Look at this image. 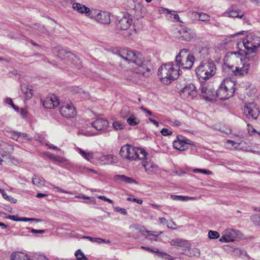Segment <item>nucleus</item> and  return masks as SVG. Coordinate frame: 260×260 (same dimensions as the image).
<instances>
[{"label": "nucleus", "instance_id": "9b49d317", "mask_svg": "<svg viewBox=\"0 0 260 260\" xmlns=\"http://www.w3.org/2000/svg\"><path fill=\"white\" fill-rule=\"evenodd\" d=\"M193 145L194 143L190 140L179 135L177 139L173 142V145L174 148L180 151H183L187 149V145Z\"/></svg>", "mask_w": 260, "mask_h": 260}, {"label": "nucleus", "instance_id": "c756f323", "mask_svg": "<svg viewBox=\"0 0 260 260\" xmlns=\"http://www.w3.org/2000/svg\"><path fill=\"white\" fill-rule=\"evenodd\" d=\"M44 182L45 180L42 177L38 176L36 174H34L32 177V183L36 186L39 187L43 186L45 185L44 184Z\"/></svg>", "mask_w": 260, "mask_h": 260}, {"label": "nucleus", "instance_id": "2f4dec72", "mask_svg": "<svg viewBox=\"0 0 260 260\" xmlns=\"http://www.w3.org/2000/svg\"><path fill=\"white\" fill-rule=\"evenodd\" d=\"M195 17L201 21H208L210 19V16L209 15L203 12H196Z\"/></svg>", "mask_w": 260, "mask_h": 260}, {"label": "nucleus", "instance_id": "473e14b6", "mask_svg": "<svg viewBox=\"0 0 260 260\" xmlns=\"http://www.w3.org/2000/svg\"><path fill=\"white\" fill-rule=\"evenodd\" d=\"M129 228L133 232H141L143 235H145L144 231H145V228L140 224H134L131 225Z\"/></svg>", "mask_w": 260, "mask_h": 260}, {"label": "nucleus", "instance_id": "dca6fc26", "mask_svg": "<svg viewBox=\"0 0 260 260\" xmlns=\"http://www.w3.org/2000/svg\"><path fill=\"white\" fill-rule=\"evenodd\" d=\"M238 235V231L233 229H228L224 231V234L219 239V241L221 242H233Z\"/></svg>", "mask_w": 260, "mask_h": 260}, {"label": "nucleus", "instance_id": "052dcab7", "mask_svg": "<svg viewBox=\"0 0 260 260\" xmlns=\"http://www.w3.org/2000/svg\"><path fill=\"white\" fill-rule=\"evenodd\" d=\"M46 155L48 157H49L51 160H52V161H55L56 159V156H55V155H53L52 154H51L50 153H46Z\"/></svg>", "mask_w": 260, "mask_h": 260}, {"label": "nucleus", "instance_id": "5fc2aeb1", "mask_svg": "<svg viewBox=\"0 0 260 260\" xmlns=\"http://www.w3.org/2000/svg\"><path fill=\"white\" fill-rule=\"evenodd\" d=\"M51 185L53 186L54 187V188L56 189L58 191H59V192H63V193H68V194H73L71 192L64 190L62 189V188H60L59 187L56 186H55L54 185H53V184H51Z\"/></svg>", "mask_w": 260, "mask_h": 260}, {"label": "nucleus", "instance_id": "79ce46f5", "mask_svg": "<svg viewBox=\"0 0 260 260\" xmlns=\"http://www.w3.org/2000/svg\"><path fill=\"white\" fill-rule=\"evenodd\" d=\"M246 59H247L249 61H256L258 58L256 54H250V53L248 52L246 53Z\"/></svg>", "mask_w": 260, "mask_h": 260}, {"label": "nucleus", "instance_id": "2eb2a0df", "mask_svg": "<svg viewBox=\"0 0 260 260\" xmlns=\"http://www.w3.org/2000/svg\"><path fill=\"white\" fill-rule=\"evenodd\" d=\"M144 158L145 160L142 162V164L147 174H153L158 171L159 168L158 166L151 159L146 157Z\"/></svg>", "mask_w": 260, "mask_h": 260}, {"label": "nucleus", "instance_id": "72a5a7b5", "mask_svg": "<svg viewBox=\"0 0 260 260\" xmlns=\"http://www.w3.org/2000/svg\"><path fill=\"white\" fill-rule=\"evenodd\" d=\"M139 120L134 114H131L127 119V123L131 126H135L139 123Z\"/></svg>", "mask_w": 260, "mask_h": 260}, {"label": "nucleus", "instance_id": "e2e57ef3", "mask_svg": "<svg viewBox=\"0 0 260 260\" xmlns=\"http://www.w3.org/2000/svg\"><path fill=\"white\" fill-rule=\"evenodd\" d=\"M171 124L174 127H177L181 125V123L178 120H175L174 121H172Z\"/></svg>", "mask_w": 260, "mask_h": 260}, {"label": "nucleus", "instance_id": "9d476101", "mask_svg": "<svg viewBox=\"0 0 260 260\" xmlns=\"http://www.w3.org/2000/svg\"><path fill=\"white\" fill-rule=\"evenodd\" d=\"M59 112L60 114L67 118L74 117L76 115V111L72 103L62 104Z\"/></svg>", "mask_w": 260, "mask_h": 260}, {"label": "nucleus", "instance_id": "864d4df0", "mask_svg": "<svg viewBox=\"0 0 260 260\" xmlns=\"http://www.w3.org/2000/svg\"><path fill=\"white\" fill-rule=\"evenodd\" d=\"M74 62H76L77 63L76 68L78 69H80L82 67L81 61L80 59L77 56H75V59H74Z\"/></svg>", "mask_w": 260, "mask_h": 260}, {"label": "nucleus", "instance_id": "0e129e2a", "mask_svg": "<svg viewBox=\"0 0 260 260\" xmlns=\"http://www.w3.org/2000/svg\"><path fill=\"white\" fill-rule=\"evenodd\" d=\"M160 133L164 136H170L172 134V131H160Z\"/></svg>", "mask_w": 260, "mask_h": 260}, {"label": "nucleus", "instance_id": "1a4fd4ad", "mask_svg": "<svg viewBox=\"0 0 260 260\" xmlns=\"http://www.w3.org/2000/svg\"><path fill=\"white\" fill-rule=\"evenodd\" d=\"M243 112L247 118L256 119L259 114L258 107L254 102L246 103L244 105Z\"/></svg>", "mask_w": 260, "mask_h": 260}, {"label": "nucleus", "instance_id": "4d7b16f0", "mask_svg": "<svg viewBox=\"0 0 260 260\" xmlns=\"http://www.w3.org/2000/svg\"><path fill=\"white\" fill-rule=\"evenodd\" d=\"M98 198L101 199V200H104L105 201L108 202V203H109L110 204H113V201L112 200H111L110 199H108V198H106L105 196H100L98 197Z\"/></svg>", "mask_w": 260, "mask_h": 260}, {"label": "nucleus", "instance_id": "c85d7f7f", "mask_svg": "<svg viewBox=\"0 0 260 260\" xmlns=\"http://www.w3.org/2000/svg\"><path fill=\"white\" fill-rule=\"evenodd\" d=\"M21 91L25 100H28L32 96L33 90L25 86L21 87Z\"/></svg>", "mask_w": 260, "mask_h": 260}, {"label": "nucleus", "instance_id": "c9c22d12", "mask_svg": "<svg viewBox=\"0 0 260 260\" xmlns=\"http://www.w3.org/2000/svg\"><path fill=\"white\" fill-rule=\"evenodd\" d=\"M171 198L173 200L176 201H187L190 199V198L187 196H177V195H171Z\"/></svg>", "mask_w": 260, "mask_h": 260}, {"label": "nucleus", "instance_id": "ea45409f", "mask_svg": "<svg viewBox=\"0 0 260 260\" xmlns=\"http://www.w3.org/2000/svg\"><path fill=\"white\" fill-rule=\"evenodd\" d=\"M3 197L4 199H6L7 200L9 201L11 203H16L17 202V200L16 199L13 198V197L8 196L7 193L3 190V191L2 192Z\"/></svg>", "mask_w": 260, "mask_h": 260}, {"label": "nucleus", "instance_id": "412c9836", "mask_svg": "<svg viewBox=\"0 0 260 260\" xmlns=\"http://www.w3.org/2000/svg\"><path fill=\"white\" fill-rule=\"evenodd\" d=\"M243 43L245 49L249 53L255 52L257 49L260 46V40H258V43L256 45H253L250 38L244 40Z\"/></svg>", "mask_w": 260, "mask_h": 260}, {"label": "nucleus", "instance_id": "8fccbe9b", "mask_svg": "<svg viewBox=\"0 0 260 260\" xmlns=\"http://www.w3.org/2000/svg\"><path fill=\"white\" fill-rule=\"evenodd\" d=\"M55 161L58 162L59 163H66L67 165H70L71 164L68 161L67 159L63 157L57 156Z\"/></svg>", "mask_w": 260, "mask_h": 260}, {"label": "nucleus", "instance_id": "3c124183", "mask_svg": "<svg viewBox=\"0 0 260 260\" xmlns=\"http://www.w3.org/2000/svg\"><path fill=\"white\" fill-rule=\"evenodd\" d=\"M36 221L37 222L40 221L41 220L36 218H27V217H19L18 221Z\"/></svg>", "mask_w": 260, "mask_h": 260}, {"label": "nucleus", "instance_id": "b1692460", "mask_svg": "<svg viewBox=\"0 0 260 260\" xmlns=\"http://www.w3.org/2000/svg\"><path fill=\"white\" fill-rule=\"evenodd\" d=\"M117 161L116 157L112 154L103 155L100 158V161L102 165L114 164Z\"/></svg>", "mask_w": 260, "mask_h": 260}, {"label": "nucleus", "instance_id": "4c0bfd02", "mask_svg": "<svg viewBox=\"0 0 260 260\" xmlns=\"http://www.w3.org/2000/svg\"><path fill=\"white\" fill-rule=\"evenodd\" d=\"M250 219L254 224L260 227V215H252Z\"/></svg>", "mask_w": 260, "mask_h": 260}, {"label": "nucleus", "instance_id": "cd10ccee", "mask_svg": "<svg viewBox=\"0 0 260 260\" xmlns=\"http://www.w3.org/2000/svg\"><path fill=\"white\" fill-rule=\"evenodd\" d=\"M170 244L172 246L176 247H184L189 248L188 246V242L186 240L175 239H173L170 241Z\"/></svg>", "mask_w": 260, "mask_h": 260}, {"label": "nucleus", "instance_id": "49530a36", "mask_svg": "<svg viewBox=\"0 0 260 260\" xmlns=\"http://www.w3.org/2000/svg\"><path fill=\"white\" fill-rule=\"evenodd\" d=\"M31 260H48L46 257L44 255H40L39 254H35Z\"/></svg>", "mask_w": 260, "mask_h": 260}, {"label": "nucleus", "instance_id": "4468645a", "mask_svg": "<svg viewBox=\"0 0 260 260\" xmlns=\"http://www.w3.org/2000/svg\"><path fill=\"white\" fill-rule=\"evenodd\" d=\"M43 106L47 109H53L60 104L59 100L55 94H51L42 101Z\"/></svg>", "mask_w": 260, "mask_h": 260}, {"label": "nucleus", "instance_id": "58836bf2", "mask_svg": "<svg viewBox=\"0 0 260 260\" xmlns=\"http://www.w3.org/2000/svg\"><path fill=\"white\" fill-rule=\"evenodd\" d=\"M98 134V133L93 132L92 131H79L78 133L79 135H82L86 137L93 136Z\"/></svg>", "mask_w": 260, "mask_h": 260}, {"label": "nucleus", "instance_id": "bb28decb", "mask_svg": "<svg viewBox=\"0 0 260 260\" xmlns=\"http://www.w3.org/2000/svg\"><path fill=\"white\" fill-rule=\"evenodd\" d=\"M161 9L163 10L162 13L166 14L169 19L175 22H181L179 16L177 14L172 13V11L168 9H164L162 8Z\"/></svg>", "mask_w": 260, "mask_h": 260}, {"label": "nucleus", "instance_id": "f704fd0d", "mask_svg": "<svg viewBox=\"0 0 260 260\" xmlns=\"http://www.w3.org/2000/svg\"><path fill=\"white\" fill-rule=\"evenodd\" d=\"M75 255L77 260H88L87 258L85 256L84 254L82 252V251L80 249H78L76 251Z\"/></svg>", "mask_w": 260, "mask_h": 260}, {"label": "nucleus", "instance_id": "7ed1b4c3", "mask_svg": "<svg viewBox=\"0 0 260 260\" xmlns=\"http://www.w3.org/2000/svg\"><path fill=\"white\" fill-rule=\"evenodd\" d=\"M119 154L123 158L133 160L144 159L148 153L144 148L127 144L122 146Z\"/></svg>", "mask_w": 260, "mask_h": 260}, {"label": "nucleus", "instance_id": "c03bdc74", "mask_svg": "<svg viewBox=\"0 0 260 260\" xmlns=\"http://www.w3.org/2000/svg\"><path fill=\"white\" fill-rule=\"evenodd\" d=\"M113 126L115 130H121L124 128L123 124L119 121H114L113 123Z\"/></svg>", "mask_w": 260, "mask_h": 260}, {"label": "nucleus", "instance_id": "4be33fe9", "mask_svg": "<svg viewBox=\"0 0 260 260\" xmlns=\"http://www.w3.org/2000/svg\"><path fill=\"white\" fill-rule=\"evenodd\" d=\"M114 179L118 183H125L127 184L135 183L138 184V182L131 177L126 176L124 175H116L114 176Z\"/></svg>", "mask_w": 260, "mask_h": 260}, {"label": "nucleus", "instance_id": "338daca9", "mask_svg": "<svg viewBox=\"0 0 260 260\" xmlns=\"http://www.w3.org/2000/svg\"><path fill=\"white\" fill-rule=\"evenodd\" d=\"M140 109H141L142 111H144V112H147V113L149 115H150V116L152 115V112H151V111H150V110H148V109H146L145 108H144V107H141L140 108Z\"/></svg>", "mask_w": 260, "mask_h": 260}, {"label": "nucleus", "instance_id": "5701e85b", "mask_svg": "<svg viewBox=\"0 0 260 260\" xmlns=\"http://www.w3.org/2000/svg\"><path fill=\"white\" fill-rule=\"evenodd\" d=\"M6 133L5 135L9 137L16 140H18V139H21V138H25L26 140H30L29 137L25 134L19 133H18L16 131H6Z\"/></svg>", "mask_w": 260, "mask_h": 260}, {"label": "nucleus", "instance_id": "6e6d98bb", "mask_svg": "<svg viewBox=\"0 0 260 260\" xmlns=\"http://www.w3.org/2000/svg\"><path fill=\"white\" fill-rule=\"evenodd\" d=\"M239 256H241L242 258H244V256H246L247 257H249V256L248 255L247 252L243 249V250H239Z\"/></svg>", "mask_w": 260, "mask_h": 260}, {"label": "nucleus", "instance_id": "f3484780", "mask_svg": "<svg viewBox=\"0 0 260 260\" xmlns=\"http://www.w3.org/2000/svg\"><path fill=\"white\" fill-rule=\"evenodd\" d=\"M132 19L128 13H123L122 17L118 20L117 26L121 30H126L131 25Z\"/></svg>", "mask_w": 260, "mask_h": 260}, {"label": "nucleus", "instance_id": "a19ab883", "mask_svg": "<svg viewBox=\"0 0 260 260\" xmlns=\"http://www.w3.org/2000/svg\"><path fill=\"white\" fill-rule=\"evenodd\" d=\"M208 237L211 239H216L219 237V234L216 231H210L208 232Z\"/></svg>", "mask_w": 260, "mask_h": 260}, {"label": "nucleus", "instance_id": "a211bd4d", "mask_svg": "<svg viewBox=\"0 0 260 260\" xmlns=\"http://www.w3.org/2000/svg\"><path fill=\"white\" fill-rule=\"evenodd\" d=\"M73 8L80 13H84L88 17H93L94 11L90 10L88 7L80 3H75L73 4Z\"/></svg>", "mask_w": 260, "mask_h": 260}, {"label": "nucleus", "instance_id": "6ab92c4d", "mask_svg": "<svg viewBox=\"0 0 260 260\" xmlns=\"http://www.w3.org/2000/svg\"><path fill=\"white\" fill-rule=\"evenodd\" d=\"M109 125L108 121L102 118H97L96 119L92 122V127L96 130H105Z\"/></svg>", "mask_w": 260, "mask_h": 260}, {"label": "nucleus", "instance_id": "a878e982", "mask_svg": "<svg viewBox=\"0 0 260 260\" xmlns=\"http://www.w3.org/2000/svg\"><path fill=\"white\" fill-rule=\"evenodd\" d=\"M78 153L86 160L91 161L93 158V153L91 151H85L79 147H76Z\"/></svg>", "mask_w": 260, "mask_h": 260}, {"label": "nucleus", "instance_id": "603ef678", "mask_svg": "<svg viewBox=\"0 0 260 260\" xmlns=\"http://www.w3.org/2000/svg\"><path fill=\"white\" fill-rule=\"evenodd\" d=\"M114 209L115 211L120 212L121 214H122L123 215H126L127 214V211L125 209L116 207H114Z\"/></svg>", "mask_w": 260, "mask_h": 260}, {"label": "nucleus", "instance_id": "13d9d810", "mask_svg": "<svg viewBox=\"0 0 260 260\" xmlns=\"http://www.w3.org/2000/svg\"><path fill=\"white\" fill-rule=\"evenodd\" d=\"M31 232L34 234H43L45 232V231L44 230H35V229H31Z\"/></svg>", "mask_w": 260, "mask_h": 260}, {"label": "nucleus", "instance_id": "69168bd1", "mask_svg": "<svg viewBox=\"0 0 260 260\" xmlns=\"http://www.w3.org/2000/svg\"><path fill=\"white\" fill-rule=\"evenodd\" d=\"M19 218L15 215H9L8 218L14 221H19Z\"/></svg>", "mask_w": 260, "mask_h": 260}, {"label": "nucleus", "instance_id": "39448f33", "mask_svg": "<svg viewBox=\"0 0 260 260\" xmlns=\"http://www.w3.org/2000/svg\"><path fill=\"white\" fill-rule=\"evenodd\" d=\"M216 66L213 61H203L196 68V74L200 81H206L216 74Z\"/></svg>", "mask_w": 260, "mask_h": 260}, {"label": "nucleus", "instance_id": "de8ad7c7", "mask_svg": "<svg viewBox=\"0 0 260 260\" xmlns=\"http://www.w3.org/2000/svg\"><path fill=\"white\" fill-rule=\"evenodd\" d=\"M141 248L143 249H145V250H149V251H152V252H155V253H157L159 254L160 255H161L162 256L163 255H167L166 253H162L161 252H159L158 249H156V250H153L152 249H151L150 248H149L148 247H145V246H141Z\"/></svg>", "mask_w": 260, "mask_h": 260}, {"label": "nucleus", "instance_id": "0eeeda50", "mask_svg": "<svg viewBox=\"0 0 260 260\" xmlns=\"http://www.w3.org/2000/svg\"><path fill=\"white\" fill-rule=\"evenodd\" d=\"M199 90L201 91V95L205 100L213 101L216 98V90L210 87L209 84L205 81H200Z\"/></svg>", "mask_w": 260, "mask_h": 260}, {"label": "nucleus", "instance_id": "f8f14e48", "mask_svg": "<svg viewBox=\"0 0 260 260\" xmlns=\"http://www.w3.org/2000/svg\"><path fill=\"white\" fill-rule=\"evenodd\" d=\"M178 37L186 41H194L196 38L195 32L190 28L182 27L178 31Z\"/></svg>", "mask_w": 260, "mask_h": 260}, {"label": "nucleus", "instance_id": "f257e3e1", "mask_svg": "<svg viewBox=\"0 0 260 260\" xmlns=\"http://www.w3.org/2000/svg\"><path fill=\"white\" fill-rule=\"evenodd\" d=\"M118 55L128 63H134L137 66L136 73L142 74L145 77L151 74L150 61L146 59L142 54L132 51L123 50L120 52Z\"/></svg>", "mask_w": 260, "mask_h": 260}, {"label": "nucleus", "instance_id": "e433bc0d", "mask_svg": "<svg viewBox=\"0 0 260 260\" xmlns=\"http://www.w3.org/2000/svg\"><path fill=\"white\" fill-rule=\"evenodd\" d=\"M190 256L199 257L200 255V250L197 248H189L188 249Z\"/></svg>", "mask_w": 260, "mask_h": 260}, {"label": "nucleus", "instance_id": "20e7f679", "mask_svg": "<svg viewBox=\"0 0 260 260\" xmlns=\"http://www.w3.org/2000/svg\"><path fill=\"white\" fill-rule=\"evenodd\" d=\"M236 89V81L231 78L225 79L216 90V98L220 100H227L234 95Z\"/></svg>", "mask_w": 260, "mask_h": 260}, {"label": "nucleus", "instance_id": "ddd939ff", "mask_svg": "<svg viewBox=\"0 0 260 260\" xmlns=\"http://www.w3.org/2000/svg\"><path fill=\"white\" fill-rule=\"evenodd\" d=\"M94 11L93 16L90 18H94L96 21L99 23L108 24L110 23V14L108 12L100 11L96 10H93Z\"/></svg>", "mask_w": 260, "mask_h": 260}, {"label": "nucleus", "instance_id": "7c9ffc66", "mask_svg": "<svg viewBox=\"0 0 260 260\" xmlns=\"http://www.w3.org/2000/svg\"><path fill=\"white\" fill-rule=\"evenodd\" d=\"M224 16L233 18H241L244 14H240L239 12L237 11H234L232 9H229L228 11H225L224 13Z\"/></svg>", "mask_w": 260, "mask_h": 260}, {"label": "nucleus", "instance_id": "37998d69", "mask_svg": "<svg viewBox=\"0 0 260 260\" xmlns=\"http://www.w3.org/2000/svg\"><path fill=\"white\" fill-rule=\"evenodd\" d=\"M144 233H147L148 234V235L154 236L155 238L154 239L155 241L157 240V236L162 233L161 232H155V231H148L146 229H145V231H144Z\"/></svg>", "mask_w": 260, "mask_h": 260}, {"label": "nucleus", "instance_id": "bf43d9fd", "mask_svg": "<svg viewBox=\"0 0 260 260\" xmlns=\"http://www.w3.org/2000/svg\"><path fill=\"white\" fill-rule=\"evenodd\" d=\"M28 112L25 109H21L20 114L23 118H26L27 116Z\"/></svg>", "mask_w": 260, "mask_h": 260}, {"label": "nucleus", "instance_id": "f03ea898", "mask_svg": "<svg viewBox=\"0 0 260 260\" xmlns=\"http://www.w3.org/2000/svg\"><path fill=\"white\" fill-rule=\"evenodd\" d=\"M180 70L173 62H168L158 69V75L165 84H169L172 80L176 79L179 75Z\"/></svg>", "mask_w": 260, "mask_h": 260}, {"label": "nucleus", "instance_id": "a18cd8bd", "mask_svg": "<svg viewBox=\"0 0 260 260\" xmlns=\"http://www.w3.org/2000/svg\"><path fill=\"white\" fill-rule=\"evenodd\" d=\"M84 239H89L91 242H96V243H101L102 241H104V240L99 238H93L89 236H84L83 237Z\"/></svg>", "mask_w": 260, "mask_h": 260}, {"label": "nucleus", "instance_id": "393cba45", "mask_svg": "<svg viewBox=\"0 0 260 260\" xmlns=\"http://www.w3.org/2000/svg\"><path fill=\"white\" fill-rule=\"evenodd\" d=\"M250 64L245 62L242 67H236L234 74L236 76H243L248 73Z\"/></svg>", "mask_w": 260, "mask_h": 260}, {"label": "nucleus", "instance_id": "09e8293b", "mask_svg": "<svg viewBox=\"0 0 260 260\" xmlns=\"http://www.w3.org/2000/svg\"><path fill=\"white\" fill-rule=\"evenodd\" d=\"M194 173H202L207 175H210L212 174L211 172L207 171L205 169H195L193 170Z\"/></svg>", "mask_w": 260, "mask_h": 260}, {"label": "nucleus", "instance_id": "6e6552de", "mask_svg": "<svg viewBox=\"0 0 260 260\" xmlns=\"http://www.w3.org/2000/svg\"><path fill=\"white\" fill-rule=\"evenodd\" d=\"M197 88L194 84L190 83L185 85L180 91L181 98L186 101H190L196 96Z\"/></svg>", "mask_w": 260, "mask_h": 260}, {"label": "nucleus", "instance_id": "aec40b11", "mask_svg": "<svg viewBox=\"0 0 260 260\" xmlns=\"http://www.w3.org/2000/svg\"><path fill=\"white\" fill-rule=\"evenodd\" d=\"M238 133H235L234 135V140H228L225 142V146L229 149H232L233 147L237 149L238 146L241 144L240 140L242 138L240 135V132H238Z\"/></svg>", "mask_w": 260, "mask_h": 260}, {"label": "nucleus", "instance_id": "423d86ee", "mask_svg": "<svg viewBox=\"0 0 260 260\" xmlns=\"http://www.w3.org/2000/svg\"><path fill=\"white\" fill-rule=\"evenodd\" d=\"M194 57L187 49H181L175 57V66L180 70L190 69L194 63Z\"/></svg>", "mask_w": 260, "mask_h": 260}, {"label": "nucleus", "instance_id": "680f3d73", "mask_svg": "<svg viewBox=\"0 0 260 260\" xmlns=\"http://www.w3.org/2000/svg\"><path fill=\"white\" fill-rule=\"evenodd\" d=\"M127 200L129 201H133V202H136L138 204H142V202H143L142 200L137 199H135V198H128Z\"/></svg>", "mask_w": 260, "mask_h": 260}, {"label": "nucleus", "instance_id": "774afa93", "mask_svg": "<svg viewBox=\"0 0 260 260\" xmlns=\"http://www.w3.org/2000/svg\"><path fill=\"white\" fill-rule=\"evenodd\" d=\"M160 223L166 224L167 223V220L165 217H161L159 218Z\"/></svg>", "mask_w": 260, "mask_h": 260}]
</instances>
